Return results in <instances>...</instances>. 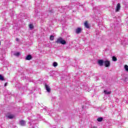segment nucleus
I'll list each match as a JSON object with an SVG mask.
<instances>
[{"label":"nucleus","instance_id":"nucleus-1","mask_svg":"<svg viewBox=\"0 0 128 128\" xmlns=\"http://www.w3.org/2000/svg\"><path fill=\"white\" fill-rule=\"evenodd\" d=\"M56 42L57 44H66V40H64L62 37H60L57 39Z\"/></svg>","mask_w":128,"mask_h":128},{"label":"nucleus","instance_id":"nucleus-2","mask_svg":"<svg viewBox=\"0 0 128 128\" xmlns=\"http://www.w3.org/2000/svg\"><path fill=\"white\" fill-rule=\"evenodd\" d=\"M104 64L106 68H110V62L108 60L104 61Z\"/></svg>","mask_w":128,"mask_h":128},{"label":"nucleus","instance_id":"nucleus-3","mask_svg":"<svg viewBox=\"0 0 128 128\" xmlns=\"http://www.w3.org/2000/svg\"><path fill=\"white\" fill-rule=\"evenodd\" d=\"M6 118H9L10 120H12V119L14 118V116L12 114H8L6 115Z\"/></svg>","mask_w":128,"mask_h":128},{"label":"nucleus","instance_id":"nucleus-4","mask_svg":"<svg viewBox=\"0 0 128 128\" xmlns=\"http://www.w3.org/2000/svg\"><path fill=\"white\" fill-rule=\"evenodd\" d=\"M104 60H98V64L100 66H104Z\"/></svg>","mask_w":128,"mask_h":128},{"label":"nucleus","instance_id":"nucleus-5","mask_svg":"<svg viewBox=\"0 0 128 128\" xmlns=\"http://www.w3.org/2000/svg\"><path fill=\"white\" fill-rule=\"evenodd\" d=\"M120 3H118L116 6V12H120Z\"/></svg>","mask_w":128,"mask_h":128},{"label":"nucleus","instance_id":"nucleus-6","mask_svg":"<svg viewBox=\"0 0 128 128\" xmlns=\"http://www.w3.org/2000/svg\"><path fill=\"white\" fill-rule=\"evenodd\" d=\"M45 88L48 92H50V88L49 86L46 84H45Z\"/></svg>","mask_w":128,"mask_h":128},{"label":"nucleus","instance_id":"nucleus-7","mask_svg":"<svg viewBox=\"0 0 128 128\" xmlns=\"http://www.w3.org/2000/svg\"><path fill=\"white\" fill-rule=\"evenodd\" d=\"M82 32V28H78L76 30V33L77 34H80Z\"/></svg>","mask_w":128,"mask_h":128},{"label":"nucleus","instance_id":"nucleus-8","mask_svg":"<svg viewBox=\"0 0 128 128\" xmlns=\"http://www.w3.org/2000/svg\"><path fill=\"white\" fill-rule=\"evenodd\" d=\"M20 126H26V121L24 120H21L20 122Z\"/></svg>","mask_w":128,"mask_h":128},{"label":"nucleus","instance_id":"nucleus-9","mask_svg":"<svg viewBox=\"0 0 128 128\" xmlns=\"http://www.w3.org/2000/svg\"><path fill=\"white\" fill-rule=\"evenodd\" d=\"M32 55L28 54V56H26V60H32Z\"/></svg>","mask_w":128,"mask_h":128},{"label":"nucleus","instance_id":"nucleus-10","mask_svg":"<svg viewBox=\"0 0 128 128\" xmlns=\"http://www.w3.org/2000/svg\"><path fill=\"white\" fill-rule=\"evenodd\" d=\"M104 92L105 94H112V92L108 91L106 90H104Z\"/></svg>","mask_w":128,"mask_h":128},{"label":"nucleus","instance_id":"nucleus-11","mask_svg":"<svg viewBox=\"0 0 128 128\" xmlns=\"http://www.w3.org/2000/svg\"><path fill=\"white\" fill-rule=\"evenodd\" d=\"M84 26L85 28H90V26L88 25V21H86L84 23Z\"/></svg>","mask_w":128,"mask_h":128},{"label":"nucleus","instance_id":"nucleus-12","mask_svg":"<svg viewBox=\"0 0 128 128\" xmlns=\"http://www.w3.org/2000/svg\"><path fill=\"white\" fill-rule=\"evenodd\" d=\"M14 56H20V52H17L14 54Z\"/></svg>","mask_w":128,"mask_h":128},{"label":"nucleus","instance_id":"nucleus-13","mask_svg":"<svg viewBox=\"0 0 128 128\" xmlns=\"http://www.w3.org/2000/svg\"><path fill=\"white\" fill-rule=\"evenodd\" d=\"M112 60L113 62H116L118 60V59L116 58V57L113 56L112 58Z\"/></svg>","mask_w":128,"mask_h":128},{"label":"nucleus","instance_id":"nucleus-14","mask_svg":"<svg viewBox=\"0 0 128 128\" xmlns=\"http://www.w3.org/2000/svg\"><path fill=\"white\" fill-rule=\"evenodd\" d=\"M102 120H104V118L100 117L97 118L98 122H102Z\"/></svg>","mask_w":128,"mask_h":128},{"label":"nucleus","instance_id":"nucleus-15","mask_svg":"<svg viewBox=\"0 0 128 128\" xmlns=\"http://www.w3.org/2000/svg\"><path fill=\"white\" fill-rule=\"evenodd\" d=\"M34 122H36V120H31L30 122H29V124H30V125L32 126V124H36V123Z\"/></svg>","mask_w":128,"mask_h":128},{"label":"nucleus","instance_id":"nucleus-16","mask_svg":"<svg viewBox=\"0 0 128 128\" xmlns=\"http://www.w3.org/2000/svg\"><path fill=\"white\" fill-rule=\"evenodd\" d=\"M52 64L53 66H54V68H56V66H58V62H54Z\"/></svg>","mask_w":128,"mask_h":128},{"label":"nucleus","instance_id":"nucleus-17","mask_svg":"<svg viewBox=\"0 0 128 128\" xmlns=\"http://www.w3.org/2000/svg\"><path fill=\"white\" fill-rule=\"evenodd\" d=\"M50 40H54V36L52 35L50 36Z\"/></svg>","mask_w":128,"mask_h":128},{"label":"nucleus","instance_id":"nucleus-18","mask_svg":"<svg viewBox=\"0 0 128 128\" xmlns=\"http://www.w3.org/2000/svg\"><path fill=\"white\" fill-rule=\"evenodd\" d=\"M124 68H125L126 72H128V65L126 64L124 66Z\"/></svg>","mask_w":128,"mask_h":128},{"label":"nucleus","instance_id":"nucleus-19","mask_svg":"<svg viewBox=\"0 0 128 128\" xmlns=\"http://www.w3.org/2000/svg\"><path fill=\"white\" fill-rule=\"evenodd\" d=\"M29 28L30 30H32V28H34V26H32V24H30V26H29Z\"/></svg>","mask_w":128,"mask_h":128},{"label":"nucleus","instance_id":"nucleus-20","mask_svg":"<svg viewBox=\"0 0 128 128\" xmlns=\"http://www.w3.org/2000/svg\"><path fill=\"white\" fill-rule=\"evenodd\" d=\"M4 80V77L2 75H0V80Z\"/></svg>","mask_w":128,"mask_h":128},{"label":"nucleus","instance_id":"nucleus-21","mask_svg":"<svg viewBox=\"0 0 128 128\" xmlns=\"http://www.w3.org/2000/svg\"><path fill=\"white\" fill-rule=\"evenodd\" d=\"M42 117L40 116V115L38 114L37 116V120H38L39 118H40Z\"/></svg>","mask_w":128,"mask_h":128},{"label":"nucleus","instance_id":"nucleus-22","mask_svg":"<svg viewBox=\"0 0 128 128\" xmlns=\"http://www.w3.org/2000/svg\"><path fill=\"white\" fill-rule=\"evenodd\" d=\"M49 12H54V10H49Z\"/></svg>","mask_w":128,"mask_h":128},{"label":"nucleus","instance_id":"nucleus-23","mask_svg":"<svg viewBox=\"0 0 128 128\" xmlns=\"http://www.w3.org/2000/svg\"><path fill=\"white\" fill-rule=\"evenodd\" d=\"M90 128H98L96 126H92Z\"/></svg>","mask_w":128,"mask_h":128},{"label":"nucleus","instance_id":"nucleus-24","mask_svg":"<svg viewBox=\"0 0 128 128\" xmlns=\"http://www.w3.org/2000/svg\"><path fill=\"white\" fill-rule=\"evenodd\" d=\"M16 42H18V38H16Z\"/></svg>","mask_w":128,"mask_h":128},{"label":"nucleus","instance_id":"nucleus-25","mask_svg":"<svg viewBox=\"0 0 128 128\" xmlns=\"http://www.w3.org/2000/svg\"><path fill=\"white\" fill-rule=\"evenodd\" d=\"M7 84H8L7 82L5 83V84H4V86H6Z\"/></svg>","mask_w":128,"mask_h":128},{"label":"nucleus","instance_id":"nucleus-26","mask_svg":"<svg viewBox=\"0 0 128 128\" xmlns=\"http://www.w3.org/2000/svg\"><path fill=\"white\" fill-rule=\"evenodd\" d=\"M62 8H64V7H62Z\"/></svg>","mask_w":128,"mask_h":128},{"label":"nucleus","instance_id":"nucleus-27","mask_svg":"<svg viewBox=\"0 0 128 128\" xmlns=\"http://www.w3.org/2000/svg\"><path fill=\"white\" fill-rule=\"evenodd\" d=\"M0 44H1V43H0Z\"/></svg>","mask_w":128,"mask_h":128},{"label":"nucleus","instance_id":"nucleus-28","mask_svg":"<svg viewBox=\"0 0 128 128\" xmlns=\"http://www.w3.org/2000/svg\"><path fill=\"white\" fill-rule=\"evenodd\" d=\"M34 128L32 127V128Z\"/></svg>","mask_w":128,"mask_h":128}]
</instances>
